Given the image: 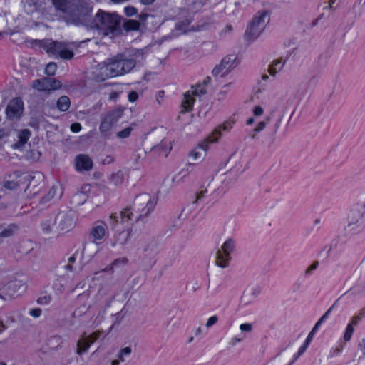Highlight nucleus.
<instances>
[{"label":"nucleus","instance_id":"obj_1","mask_svg":"<svg viewBox=\"0 0 365 365\" xmlns=\"http://www.w3.org/2000/svg\"><path fill=\"white\" fill-rule=\"evenodd\" d=\"M53 4L58 10L64 14L67 22L78 24L81 21L84 11L82 0H52Z\"/></svg>","mask_w":365,"mask_h":365},{"label":"nucleus","instance_id":"obj_2","mask_svg":"<svg viewBox=\"0 0 365 365\" xmlns=\"http://www.w3.org/2000/svg\"><path fill=\"white\" fill-rule=\"evenodd\" d=\"M134 214L130 208H125L120 212V216H115V231L118 232L115 237V244L125 245L130 238L131 225L133 223Z\"/></svg>","mask_w":365,"mask_h":365},{"label":"nucleus","instance_id":"obj_3","mask_svg":"<svg viewBox=\"0 0 365 365\" xmlns=\"http://www.w3.org/2000/svg\"><path fill=\"white\" fill-rule=\"evenodd\" d=\"M156 205V201L147 193L136 196L132 207H129L134 214V221L138 222L150 215Z\"/></svg>","mask_w":365,"mask_h":365},{"label":"nucleus","instance_id":"obj_4","mask_svg":"<svg viewBox=\"0 0 365 365\" xmlns=\"http://www.w3.org/2000/svg\"><path fill=\"white\" fill-rule=\"evenodd\" d=\"M143 50L136 49L130 53H118L115 56V76L124 75L133 70L139 57L143 58Z\"/></svg>","mask_w":365,"mask_h":365},{"label":"nucleus","instance_id":"obj_5","mask_svg":"<svg viewBox=\"0 0 365 365\" xmlns=\"http://www.w3.org/2000/svg\"><path fill=\"white\" fill-rule=\"evenodd\" d=\"M92 28L96 29L98 34L107 36L114 31V19L111 14L100 10L93 19Z\"/></svg>","mask_w":365,"mask_h":365},{"label":"nucleus","instance_id":"obj_6","mask_svg":"<svg viewBox=\"0 0 365 365\" xmlns=\"http://www.w3.org/2000/svg\"><path fill=\"white\" fill-rule=\"evenodd\" d=\"M77 224V217L72 210L59 212L55 217V232H67L73 229Z\"/></svg>","mask_w":365,"mask_h":365},{"label":"nucleus","instance_id":"obj_7","mask_svg":"<svg viewBox=\"0 0 365 365\" xmlns=\"http://www.w3.org/2000/svg\"><path fill=\"white\" fill-rule=\"evenodd\" d=\"M267 15V11L259 12V16L253 18L245 33L246 41H253L260 36L266 26L265 19Z\"/></svg>","mask_w":365,"mask_h":365},{"label":"nucleus","instance_id":"obj_8","mask_svg":"<svg viewBox=\"0 0 365 365\" xmlns=\"http://www.w3.org/2000/svg\"><path fill=\"white\" fill-rule=\"evenodd\" d=\"M107 226L105 223L95 225L91 230L90 235L91 242L86 245L84 247L85 252H90L91 256H94L98 252V245H100L106 233Z\"/></svg>","mask_w":365,"mask_h":365},{"label":"nucleus","instance_id":"obj_9","mask_svg":"<svg viewBox=\"0 0 365 365\" xmlns=\"http://www.w3.org/2000/svg\"><path fill=\"white\" fill-rule=\"evenodd\" d=\"M365 228V215L364 209L355 207L350 210L348 215L347 230L352 234L359 233Z\"/></svg>","mask_w":365,"mask_h":365},{"label":"nucleus","instance_id":"obj_10","mask_svg":"<svg viewBox=\"0 0 365 365\" xmlns=\"http://www.w3.org/2000/svg\"><path fill=\"white\" fill-rule=\"evenodd\" d=\"M43 48L47 53L58 55L63 59L70 60L73 57V51L69 50L67 46L61 42L47 40L43 42Z\"/></svg>","mask_w":365,"mask_h":365},{"label":"nucleus","instance_id":"obj_11","mask_svg":"<svg viewBox=\"0 0 365 365\" xmlns=\"http://www.w3.org/2000/svg\"><path fill=\"white\" fill-rule=\"evenodd\" d=\"M235 242L232 238L227 239L222 245L221 250L216 253V264L221 268H226L231 260V253L234 251Z\"/></svg>","mask_w":365,"mask_h":365},{"label":"nucleus","instance_id":"obj_12","mask_svg":"<svg viewBox=\"0 0 365 365\" xmlns=\"http://www.w3.org/2000/svg\"><path fill=\"white\" fill-rule=\"evenodd\" d=\"M114 59L108 58L98 65L93 73L94 79L97 82H103L112 78L114 75Z\"/></svg>","mask_w":365,"mask_h":365},{"label":"nucleus","instance_id":"obj_13","mask_svg":"<svg viewBox=\"0 0 365 365\" xmlns=\"http://www.w3.org/2000/svg\"><path fill=\"white\" fill-rule=\"evenodd\" d=\"M27 289L26 283L23 279H14L9 282L3 287V294L1 297H14L19 296L26 292Z\"/></svg>","mask_w":365,"mask_h":365},{"label":"nucleus","instance_id":"obj_14","mask_svg":"<svg viewBox=\"0 0 365 365\" xmlns=\"http://www.w3.org/2000/svg\"><path fill=\"white\" fill-rule=\"evenodd\" d=\"M62 83L60 81L51 78H43L33 81L32 87L41 91H51L61 88Z\"/></svg>","mask_w":365,"mask_h":365},{"label":"nucleus","instance_id":"obj_15","mask_svg":"<svg viewBox=\"0 0 365 365\" xmlns=\"http://www.w3.org/2000/svg\"><path fill=\"white\" fill-rule=\"evenodd\" d=\"M35 178H31L28 174H22L19 175L16 180H8L4 182V187L9 190H15L21 187L23 185H26V188L29 187L34 182Z\"/></svg>","mask_w":365,"mask_h":365},{"label":"nucleus","instance_id":"obj_16","mask_svg":"<svg viewBox=\"0 0 365 365\" xmlns=\"http://www.w3.org/2000/svg\"><path fill=\"white\" fill-rule=\"evenodd\" d=\"M100 332H94L89 336L83 334L77 342L76 354L81 355L85 353L88 348L93 344L99 337Z\"/></svg>","mask_w":365,"mask_h":365},{"label":"nucleus","instance_id":"obj_17","mask_svg":"<svg viewBox=\"0 0 365 365\" xmlns=\"http://www.w3.org/2000/svg\"><path fill=\"white\" fill-rule=\"evenodd\" d=\"M23 110V102L19 98H14L9 103L6 113L9 118H19Z\"/></svg>","mask_w":365,"mask_h":365},{"label":"nucleus","instance_id":"obj_18","mask_svg":"<svg viewBox=\"0 0 365 365\" xmlns=\"http://www.w3.org/2000/svg\"><path fill=\"white\" fill-rule=\"evenodd\" d=\"M113 123L114 113L112 111L103 114L101 116V123L100 125L101 132L104 135L110 134Z\"/></svg>","mask_w":365,"mask_h":365},{"label":"nucleus","instance_id":"obj_19","mask_svg":"<svg viewBox=\"0 0 365 365\" xmlns=\"http://www.w3.org/2000/svg\"><path fill=\"white\" fill-rule=\"evenodd\" d=\"M235 121L233 120H230L223 123L222 125H220L218 129L215 130L216 133L218 135V137L216 139H209L208 141L202 142L199 144V148L202 149L203 150L206 151L209 148V143H215L217 141V138L220 136V132L221 130H229L230 128H232V125H234Z\"/></svg>","mask_w":365,"mask_h":365},{"label":"nucleus","instance_id":"obj_20","mask_svg":"<svg viewBox=\"0 0 365 365\" xmlns=\"http://www.w3.org/2000/svg\"><path fill=\"white\" fill-rule=\"evenodd\" d=\"M93 168L92 160L86 155H79L76 158V168L78 171L90 170Z\"/></svg>","mask_w":365,"mask_h":365},{"label":"nucleus","instance_id":"obj_21","mask_svg":"<svg viewBox=\"0 0 365 365\" xmlns=\"http://www.w3.org/2000/svg\"><path fill=\"white\" fill-rule=\"evenodd\" d=\"M31 132L29 129H23L17 131V141L13 145L14 149L21 148L29 140Z\"/></svg>","mask_w":365,"mask_h":365},{"label":"nucleus","instance_id":"obj_22","mask_svg":"<svg viewBox=\"0 0 365 365\" xmlns=\"http://www.w3.org/2000/svg\"><path fill=\"white\" fill-rule=\"evenodd\" d=\"M194 96L193 93L190 91H187L184 94V99L182 102V112H190L192 110L195 101Z\"/></svg>","mask_w":365,"mask_h":365},{"label":"nucleus","instance_id":"obj_23","mask_svg":"<svg viewBox=\"0 0 365 365\" xmlns=\"http://www.w3.org/2000/svg\"><path fill=\"white\" fill-rule=\"evenodd\" d=\"M19 230L16 224H10L0 232V245L3 242V239L13 236Z\"/></svg>","mask_w":365,"mask_h":365},{"label":"nucleus","instance_id":"obj_24","mask_svg":"<svg viewBox=\"0 0 365 365\" xmlns=\"http://www.w3.org/2000/svg\"><path fill=\"white\" fill-rule=\"evenodd\" d=\"M237 58L234 55H229L224 57L220 63L224 66L225 71L224 72H230L232 69L235 68V61Z\"/></svg>","mask_w":365,"mask_h":365},{"label":"nucleus","instance_id":"obj_25","mask_svg":"<svg viewBox=\"0 0 365 365\" xmlns=\"http://www.w3.org/2000/svg\"><path fill=\"white\" fill-rule=\"evenodd\" d=\"M71 106V101L68 96H61L56 103V106L58 109L61 111H66L69 109Z\"/></svg>","mask_w":365,"mask_h":365},{"label":"nucleus","instance_id":"obj_26","mask_svg":"<svg viewBox=\"0 0 365 365\" xmlns=\"http://www.w3.org/2000/svg\"><path fill=\"white\" fill-rule=\"evenodd\" d=\"M87 280L79 282L76 287L73 289V292L78 294L79 296L86 294L88 297L87 292L89 290L90 286L86 283Z\"/></svg>","mask_w":365,"mask_h":365},{"label":"nucleus","instance_id":"obj_27","mask_svg":"<svg viewBox=\"0 0 365 365\" xmlns=\"http://www.w3.org/2000/svg\"><path fill=\"white\" fill-rule=\"evenodd\" d=\"M132 352L130 346H126L121 349L118 354V359H115V365H119V361L123 362L125 361V358L128 357Z\"/></svg>","mask_w":365,"mask_h":365},{"label":"nucleus","instance_id":"obj_28","mask_svg":"<svg viewBox=\"0 0 365 365\" xmlns=\"http://www.w3.org/2000/svg\"><path fill=\"white\" fill-rule=\"evenodd\" d=\"M140 28V23L133 19L127 20L123 24V29L126 31H138Z\"/></svg>","mask_w":365,"mask_h":365},{"label":"nucleus","instance_id":"obj_29","mask_svg":"<svg viewBox=\"0 0 365 365\" xmlns=\"http://www.w3.org/2000/svg\"><path fill=\"white\" fill-rule=\"evenodd\" d=\"M54 227H55V220H53L52 219L46 220L41 223L42 230L46 234H50L53 231L54 232Z\"/></svg>","mask_w":365,"mask_h":365},{"label":"nucleus","instance_id":"obj_30","mask_svg":"<svg viewBox=\"0 0 365 365\" xmlns=\"http://www.w3.org/2000/svg\"><path fill=\"white\" fill-rule=\"evenodd\" d=\"M133 125H135V123H133L124 129L118 131L115 134L116 137L120 139L128 138L130 135L131 131L133 130Z\"/></svg>","mask_w":365,"mask_h":365},{"label":"nucleus","instance_id":"obj_31","mask_svg":"<svg viewBox=\"0 0 365 365\" xmlns=\"http://www.w3.org/2000/svg\"><path fill=\"white\" fill-rule=\"evenodd\" d=\"M57 190H58V187H56L54 186L52 188H51V190L48 191V194L41 199V202L43 203L48 202L54 198L56 195L58 197H60L61 193L59 192L58 195H57Z\"/></svg>","mask_w":365,"mask_h":365},{"label":"nucleus","instance_id":"obj_32","mask_svg":"<svg viewBox=\"0 0 365 365\" xmlns=\"http://www.w3.org/2000/svg\"><path fill=\"white\" fill-rule=\"evenodd\" d=\"M192 91H190L195 96L201 97L202 95L206 93L205 88L201 84L197 83L195 86H192Z\"/></svg>","mask_w":365,"mask_h":365},{"label":"nucleus","instance_id":"obj_33","mask_svg":"<svg viewBox=\"0 0 365 365\" xmlns=\"http://www.w3.org/2000/svg\"><path fill=\"white\" fill-rule=\"evenodd\" d=\"M144 251L148 252V255L150 257L155 256L158 253V247L157 243L155 242L150 243L144 249Z\"/></svg>","mask_w":365,"mask_h":365},{"label":"nucleus","instance_id":"obj_34","mask_svg":"<svg viewBox=\"0 0 365 365\" xmlns=\"http://www.w3.org/2000/svg\"><path fill=\"white\" fill-rule=\"evenodd\" d=\"M354 331V327H352L351 324H347L344 334V340L346 342L349 341L352 337Z\"/></svg>","mask_w":365,"mask_h":365},{"label":"nucleus","instance_id":"obj_35","mask_svg":"<svg viewBox=\"0 0 365 365\" xmlns=\"http://www.w3.org/2000/svg\"><path fill=\"white\" fill-rule=\"evenodd\" d=\"M57 65L56 63L51 62L48 63L45 68V73L48 76H53L56 73Z\"/></svg>","mask_w":365,"mask_h":365},{"label":"nucleus","instance_id":"obj_36","mask_svg":"<svg viewBox=\"0 0 365 365\" xmlns=\"http://www.w3.org/2000/svg\"><path fill=\"white\" fill-rule=\"evenodd\" d=\"M225 71V68H224V66L220 63L217 65L212 71V73L214 76H217L220 74L221 76H223L228 73V72H224Z\"/></svg>","mask_w":365,"mask_h":365},{"label":"nucleus","instance_id":"obj_37","mask_svg":"<svg viewBox=\"0 0 365 365\" xmlns=\"http://www.w3.org/2000/svg\"><path fill=\"white\" fill-rule=\"evenodd\" d=\"M124 13L127 16H133L138 13V9L133 6H128L124 8Z\"/></svg>","mask_w":365,"mask_h":365},{"label":"nucleus","instance_id":"obj_38","mask_svg":"<svg viewBox=\"0 0 365 365\" xmlns=\"http://www.w3.org/2000/svg\"><path fill=\"white\" fill-rule=\"evenodd\" d=\"M319 262L314 261L305 271V277L310 276L312 272L317 269L319 267Z\"/></svg>","mask_w":365,"mask_h":365},{"label":"nucleus","instance_id":"obj_39","mask_svg":"<svg viewBox=\"0 0 365 365\" xmlns=\"http://www.w3.org/2000/svg\"><path fill=\"white\" fill-rule=\"evenodd\" d=\"M125 175L124 173L121 170L115 173V185L121 184L124 181Z\"/></svg>","mask_w":365,"mask_h":365},{"label":"nucleus","instance_id":"obj_40","mask_svg":"<svg viewBox=\"0 0 365 365\" xmlns=\"http://www.w3.org/2000/svg\"><path fill=\"white\" fill-rule=\"evenodd\" d=\"M41 309L34 308L29 310V314L34 318H38L41 315Z\"/></svg>","mask_w":365,"mask_h":365},{"label":"nucleus","instance_id":"obj_41","mask_svg":"<svg viewBox=\"0 0 365 365\" xmlns=\"http://www.w3.org/2000/svg\"><path fill=\"white\" fill-rule=\"evenodd\" d=\"M337 304V301L335 302L326 312L321 317L320 319L324 322L330 315L331 312L335 307V306Z\"/></svg>","mask_w":365,"mask_h":365},{"label":"nucleus","instance_id":"obj_42","mask_svg":"<svg viewBox=\"0 0 365 365\" xmlns=\"http://www.w3.org/2000/svg\"><path fill=\"white\" fill-rule=\"evenodd\" d=\"M284 63L285 61H282L281 59H277L273 61L272 65L276 67L277 71H281L283 68Z\"/></svg>","mask_w":365,"mask_h":365},{"label":"nucleus","instance_id":"obj_43","mask_svg":"<svg viewBox=\"0 0 365 365\" xmlns=\"http://www.w3.org/2000/svg\"><path fill=\"white\" fill-rule=\"evenodd\" d=\"M342 350H343V346L340 345L334 349H332L330 351L329 356L331 357L336 356L337 355H339V354L341 353Z\"/></svg>","mask_w":365,"mask_h":365},{"label":"nucleus","instance_id":"obj_44","mask_svg":"<svg viewBox=\"0 0 365 365\" xmlns=\"http://www.w3.org/2000/svg\"><path fill=\"white\" fill-rule=\"evenodd\" d=\"M128 98L130 102H135L138 98V93L135 91H132L128 93Z\"/></svg>","mask_w":365,"mask_h":365},{"label":"nucleus","instance_id":"obj_45","mask_svg":"<svg viewBox=\"0 0 365 365\" xmlns=\"http://www.w3.org/2000/svg\"><path fill=\"white\" fill-rule=\"evenodd\" d=\"M240 329L242 331H251L252 330V324L250 323H244L240 325Z\"/></svg>","mask_w":365,"mask_h":365},{"label":"nucleus","instance_id":"obj_46","mask_svg":"<svg viewBox=\"0 0 365 365\" xmlns=\"http://www.w3.org/2000/svg\"><path fill=\"white\" fill-rule=\"evenodd\" d=\"M217 321H218V317L216 315L212 316L207 321L206 327H210L212 325H214L215 323H217Z\"/></svg>","mask_w":365,"mask_h":365},{"label":"nucleus","instance_id":"obj_47","mask_svg":"<svg viewBox=\"0 0 365 365\" xmlns=\"http://www.w3.org/2000/svg\"><path fill=\"white\" fill-rule=\"evenodd\" d=\"M128 262V259L126 257H121L118 259H115V268L119 267L121 264H127Z\"/></svg>","mask_w":365,"mask_h":365},{"label":"nucleus","instance_id":"obj_48","mask_svg":"<svg viewBox=\"0 0 365 365\" xmlns=\"http://www.w3.org/2000/svg\"><path fill=\"white\" fill-rule=\"evenodd\" d=\"M194 165H195V164L189 163L186 165L187 168L185 169H182L180 171V174H183V176L186 175L187 173H189L192 170V168Z\"/></svg>","mask_w":365,"mask_h":365},{"label":"nucleus","instance_id":"obj_49","mask_svg":"<svg viewBox=\"0 0 365 365\" xmlns=\"http://www.w3.org/2000/svg\"><path fill=\"white\" fill-rule=\"evenodd\" d=\"M266 125L267 123L264 121H262L257 124L254 130L257 133L261 132L265 128Z\"/></svg>","mask_w":365,"mask_h":365},{"label":"nucleus","instance_id":"obj_50","mask_svg":"<svg viewBox=\"0 0 365 365\" xmlns=\"http://www.w3.org/2000/svg\"><path fill=\"white\" fill-rule=\"evenodd\" d=\"M124 110H125V108H121L120 106L115 107V123L118 121V119L121 117L122 113L123 112Z\"/></svg>","mask_w":365,"mask_h":365},{"label":"nucleus","instance_id":"obj_51","mask_svg":"<svg viewBox=\"0 0 365 365\" xmlns=\"http://www.w3.org/2000/svg\"><path fill=\"white\" fill-rule=\"evenodd\" d=\"M264 110L260 106H257L253 110V113L256 116H260L263 114Z\"/></svg>","mask_w":365,"mask_h":365},{"label":"nucleus","instance_id":"obj_52","mask_svg":"<svg viewBox=\"0 0 365 365\" xmlns=\"http://www.w3.org/2000/svg\"><path fill=\"white\" fill-rule=\"evenodd\" d=\"M81 125L78 123H73L71 125V130L73 133H78V132H79L81 130Z\"/></svg>","mask_w":365,"mask_h":365},{"label":"nucleus","instance_id":"obj_53","mask_svg":"<svg viewBox=\"0 0 365 365\" xmlns=\"http://www.w3.org/2000/svg\"><path fill=\"white\" fill-rule=\"evenodd\" d=\"M360 320H361L360 316H354V317H351V319L348 324H351V326L354 327V325H357Z\"/></svg>","mask_w":365,"mask_h":365},{"label":"nucleus","instance_id":"obj_54","mask_svg":"<svg viewBox=\"0 0 365 365\" xmlns=\"http://www.w3.org/2000/svg\"><path fill=\"white\" fill-rule=\"evenodd\" d=\"M88 309V307H87L86 305H83L81 307H79L76 311L75 314L81 315L82 314L86 313Z\"/></svg>","mask_w":365,"mask_h":365},{"label":"nucleus","instance_id":"obj_55","mask_svg":"<svg viewBox=\"0 0 365 365\" xmlns=\"http://www.w3.org/2000/svg\"><path fill=\"white\" fill-rule=\"evenodd\" d=\"M315 333L312 332V331L309 333L308 336H307L304 344L306 345H309Z\"/></svg>","mask_w":365,"mask_h":365},{"label":"nucleus","instance_id":"obj_56","mask_svg":"<svg viewBox=\"0 0 365 365\" xmlns=\"http://www.w3.org/2000/svg\"><path fill=\"white\" fill-rule=\"evenodd\" d=\"M279 71H277L276 67H274L273 65H269L268 68L269 73L272 76H275V75L279 72Z\"/></svg>","mask_w":365,"mask_h":365},{"label":"nucleus","instance_id":"obj_57","mask_svg":"<svg viewBox=\"0 0 365 365\" xmlns=\"http://www.w3.org/2000/svg\"><path fill=\"white\" fill-rule=\"evenodd\" d=\"M189 155L192 157L193 160H197L201 156V153L197 150H192V152L190 153Z\"/></svg>","mask_w":365,"mask_h":365},{"label":"nucleus","instance_id":"obj_58","mask_svg":"<svg viewBox=\"0 0 365 365\" xmlns=\"http://www.w3.org/2000/svg\"><path fill=\"white\" fill-rule=\"evenodd\" d=\"M324 322L322 320H321L320 319L316 322V324H314V326L313 327L312 329L311 330L312 332L314 333H316L319 327Z\"/></svg>","mask_w":365,"mask_h":365},{"label":"nucleus","instance_id":"obj_59","mask_svg":"<svg viewBox=\"0 0 365 365\" xmlns=\"http://www.w3.org/2000/svg\"><path fill=\"white\" fill-rule=\"evenodd\" d=\"M336 0H329V5L328 6H326L323 8L324 10L325 9H331V10H334L336 9V7L334 6V3L336 2Z\"/></svg>","mask_w":365,"mask_h":365},{"label":"nucleus","instance_id":"obj_60","mask_svg":"<svg viewBox=\"0 0 365 365\" xmlns=\"http://www.w3.org/2000/svg\"><path fill=\"white\" fill-rule=\"evenodd\" d=\"M280 122L281 120H277V121L276 122L275 125H274V133H273V135L272 137V143L274 142V135L276 134V133L277 132L279 128V125H280Z\"/></svg>","mask_w":365,"mask_h":365},{"label":"nucleus","instance_id":"obj_61","mask_svg":"<svg viewBox=\"0 0 365 365\" xmlns=\"http://www.w3.org/2000/svg\"><path fill=\"white\" fill-rule=\"evenodd\" d=\"M359 349L363 351L364 355H365V339H363L359 343L358 345Z\"/></svg>","mask_w":365,"mask_h":365},{"label":"nucleus","instance_id":"obj_62","mask_svg":"<svg viewBox=\"0 0 365 365\" xmlns=\"http://www.w3.org/2000/svg\"><path fill=\"white\" fill-rule=\"evenodd\" d=\"M308 346H309L308 345L303 344L298 349L297 352L299 353V354L302 355L304 353V351L307 350Z\"/></svg>","mask_w":365,"mask_h":365},{"label":"nucleus","instance_id":"obj_63","mask_svg":"<svg viewBox=\"0 0 365 365\" xmlns=\"http://www.w3.org/2000/svg\"><path fill=\"white\" fill-rule=\"evenodd\" d=\"M115 31H116L118 27H119V25L120 24L121 16L115 13Z\"/></svg>","mask_w":365,"mask_h":365},{"label":"nucleus","instance_id":"obj_64","mask_svg":"<svg viewBox=\"0 0 365 365\" xmlns=\"http://www.w3.org/2000/svg\"><path fill=\"white\" fill-rule=\"evenodd\" d=\"M124 315L123 314V310L115 313V322L117 321L121 320L123 318Z\"/></svg>","mask_w":365,"mask_h":365}]
</instances>
